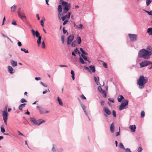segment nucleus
<instances>
[{"label": "nucleus", "instance_id": "1", "mask_svg": "<svg viewBox=\"0 0 152 152\" xmlns=\"http://www.w3.org/2000/svg\"><path fill=\"white\" fill-rule=\"evenodd\" d=\"M146 50L143 48L140 50L138 52L139 57L143 58L145 59H148L150 58V56L152 54V48L149 45L148 46Z\"/></svg>", "mask_w": 152, "mask_h": 152}, {"label": "nucleus", "instance_id": "2", "mask_svg": "<svg viewBox=\"0 0 152 152\" xmlns=\"http://www.w3.org/2000/svg\"><path fill=\"white\" fill-rule=\"evenodd\" d=\"M148 81V78L143 75H140L137 80V84L139 86V88L143 89L145 86V84Z\"/></svg>", "mask_w": 152, "mask_h": 152}, {"label": "nucleus", "instance_id": "3", "mask_svg": "<svg viewBox=\"0 0 152 152\" xmlns=\"http://www.w3.org/2000/svg\"><path fill=\"white\" fill-rule=\"evenodd\" d=\"M60 4L63 7V12L64 14H66L69 10L70 8V4L67 2L64 1V0H60Z\"/></svg>", "mask_w": 152, "mask_h": 152}, {"label": "nucleus", "instance_id": "4", "mask_svg": "<svg viewBox=\"0 0 152 152\" xmlns=\"http://www.w3.org/2000/svg\"><path fill=\"white\" fill-rule=\"evenodd\" d=\"M31 31L33 36H36L38 38L37 42L38 46V47H39L41 43L42 39V37L40 36L39 33L37 31H35L33 29H31Z\"/></svg>", "mask_w": 152, "mask_h": 152}, {"label": "nucleus", "instance_id": "5", "mask_svg": "<svg viewBox=\"0 0 152 152\" xmlns=\"http://www.w3.org/2000/svg\"><path fill=\"white\" fill-rule=\"evenodd\" d=\"M31 31L33 36H36L38 38L37 42L38 46V47H39L41 43L42 39V37L40 36L39 33L37 31H35L33 29H31Z\"/></svg>", "mask_w": 152, "mask_h": 152}, {"label": "nucleus", "instance_id": "6", "mask_svg": "<svg viewBox=\"0 0 152 152\" xmlns=\"http://www.w3.org/2000/svg\"><path fill=\"white\" fill-rule=\"evenodd\" d=\"M129 103V101L127 99H125L123 101L122 103L119 107L120 110H123L126 109L128 107Z\"/></svg>", "mask_w": 152, "mask_h": 152}, {"label": "nucleus", "instance_id": "7", "mask_svg": "<svg viewBox=\"0 0 152 152\" xmlns=\"http://www.w3.org/2000/svg\"><path fill=\"white\" fill-rule=\"evenodd\" d=\"M129 39L132 42L136 41L137 39L138 35L137 34H128Z\"/></svg>", "mask_w": 152, "mask_h": 152}, {"label": "nucleus", "instance_id": "8", "mask_svg": "<svg viewBox=\"0 0 152 152\" xmlns=\"http://www.w3.org/2000/svg\"><path fill=\"white\" fill-rule=\"evenodd\" d=\"M149 64L152 65V62L148 60H145L140 63V67L146 66Z\"/></svg>", "mask_w": 152, "mask_h": 152}, {"label": "nucleus", "instance_id": "9", "mask_svg": "<svg viewBox=\"0 0 152 152\" xmlns=\"http://www.w3.org/2000/svg\"><path fill=\"white\" fill-rule=\"evenodd\" d=\"M8 113L7 111H3L2 112V117L3 119L5 125H7V121L8 118Z\"/></svg>", "mask_w": 152, "mask_h": 152}, {"label": "nucleus", "instance_id": "10", "mask_svg": "<svg viewBox=\"0 0 152 152\" xmlns=\"http://www.w3.org/2000/svg\"><path fill=\"white\" fill-rule=\"evenodd\" d=\"M21 8L19 7L18 9V10L17 12L18 16L22 19L23 20V18L26 19V16L24 15H22V14L23 15V13L20 12Z\"/></svg>", "mask_w": 152, "mask_h": 152}, {"label": "nucleus", "instance_id": "11", "mask_svg": "<svg viewBox=\"0 0 152 152\" xmlns=\"http://www.w3.org/2000/svg\"><path fill=\"white\" fill-rule=\"evenodd\" d=\"M30 121L32 122L34 125H37L38 126V124L39 123V122H38V120L37 121L34 118L30 117Z\"/></svg>", "mask_w": 152, "mask_h": 152}, {"label": "nucleus", "instance_id": "12", "mask_svg": "<svg viewBox=\"0 0 152 152\" xmlns=\"http://www.w3.org/2000/svg\"><path fill=\"white\" fill-rule=\"evenodd\" d=\"M103 110L108 115L111 114V113L108 107H105L103 108Z\"/></svg>", "mask_w": 152, "mask_h": 152}, {"label": "nucleus", "instance_id": "13", "mask_svg": "<svg viewBox=\"0 0 152 152\" xmlns=\"http://www.w3.org/2000/svg\"><path fill=\"white\" fill-rule=\"evenodd\" d=\"M71 15V12H68V14H66L65 15L63 16L62 17V21H64L66 18L69 19Z\"/></svg>", "mask_w": 152, "mask_h": 152}, {"label": "nucleus", "instance_id": "14", "mask_svg": "<svg viewBox=\"0 0 152 152\" xmlns=\"http://www.w3.org/2000/svg\"><path fill=\"white\" fill-rule=\"evenodd\" d=\"M129 128L132 132H134L135 131L136 127L135 125H130L129 126Z\"/></svg>", "mask_w": 152, "mask_h": 152}, {"label": "nucleus", "instance_id": "15", "mask_svg": "<svg viewBox=\"0 0 152 152\" xmlns=\"http://www.w3.org/2000/svg\"><path fill=\"white\" fill-rule=\"evenodd\" d=\"M91 71V72L94 73L96 71L95 68L94 66V65H90L89 66Z\"/></svg>", "mask_w": 152, "mask_h": 152}, {"label": "nucleus", "instance_id": "16", "mask_svg": "<svg viewBox=\"0 0 152 152\" xmlns=\"http://www.w3.org/2000/svg\"><path fill=\"white\" fill-rule=\"evenodd\" d=\"M58 149L56 145L54 144H53V147L51 149V151L52 152H56Z\"/></svg>", "mask_w": 152, "mask_h": 152}, {"label": "nucleus", "instance_id": "17", "mask_svg": "<svg viewBox=\"0 0 152 152\" xmlns=\"http://www.w3.org/2000/svg\"><path fill=\"white\" fill-rule=\"evenodd\" d=\"M110 129V132L112 133H113L114 132V125L113 122L111 124Z\"/></svg>", "mask_w": 152, "mask_h": 152}, {"label": "nucleus", "instance_id": "18", "mask_svg": "<svg viewBox=\"0 0 152 152\" xmlns=\"http://www.w3.org/2000/svg\"><path fill=\"white\" fill-rule=\"evenodd\" d=\"M80 51L82 53V54H81V56H84L85 55H87V56L88 55V53L86 52L84 50H83V48H80Z\"/></svg>", "mask_w": 152, "mask_h": 152}, {"label": "nucleus", "instance_id": "19", "mask_svg": "<svg viewBox=\"0 0 152 152\" xmlns=\"http://www.w3.org/2000/svg\"><path fill=\"white\" fill-rule=\"evenodd\" d=\"M147 32L149 35H152V27H150L148 28Z\"/></svg>", "mask_w": 152, "mask_h": 152}, {"label": "nucleus", "instance_id": "20", "mask_svg": "<svg viewBox=\"0 0 152 152\" xmlns=\"http://www.w3.org/2000/svg\"><path fill=\"white\" fill-rule=\"evenodd\" d=\"M74 39V36L72 34L69 36V37L67 38V40H68L70 41H71V42H72L73 40Z\"/></svg>", "mask_w": 152, "mask_h": 152}, {"label": "nucleus", "instance_id": "21", "mask_svg": "<svg viewBox=\"0 0 152 152\" xmlns=\"http://www.w3.org/2000/svg\"><path fill=\"white\" fill-rule=\"evenodd\" d=\"M8 69L9 72L10 74H12L13 73V69L10 66H8L7 67Z\"/></svg>", "mask_w": 152, "mask_h": 152}, {"label": "nucleus", "instance_id": "22", "mask_svg": "<svg viewBox=\"0 0 152 152\" xmlns=\"http://www.w3.org/2000/svg\"><path fill=\"white\" fill-rule=\"evenodd\" d=\"M11 64L13 67H15L17 66V61H15L13 60L11 61Z\"/></svg>", "mask_w": 152, "mask_h": 152}, {"label": "nucleus", "instance_id": "23", "mask_svg": "<svg viewBox=\"0 0 152 152\" xmlns=\"http://www.w3.org/2000/svg\"><path fill=\"white\" fill-rule=\"evenodd\" d=\"M26 105V103H23L20 104L18 107L19 109L20 110H23L22 108L25 107Z\"/></svg>", "mask_w": 152, "mask_h": 152}, {"label": "nucleus", "instance_id": "24", "mask_svg": "<svg viewBox=\"0 0 152 152\" xmlns=\"http://www.w3.org/2000/svg\"><path fill=\"white\" fill-rule=\"evenodd\" d=\"M38 110L40 114H43L45 113V112L44 111V108L42 107H41L39 109H38Z\"/></svg>", "mask_w": 152, "mask_h": 152}, {"label": "nucleus", "instance_id": "25", "mask_svg": "<svg viewBox=\"0 0 152 152\" xmlns=\"http://www.w3.org/2000/svg\"><path fill=\"white\" fill-rule=\"evenodd\" d=\"M79 62L81 63L82 64H87V62H85V61H84L83 59L81 57H80L79 58Z\"/></svg>", "mask_w": 152, "mask_h": 152}, {"label": "nucleus", "instance_id": "26", "mask_svg": "<svg viewBox=\"0 0 152 152\" xmlns=\"http://www.w3.org/2000/svg\"><path fill=\"white\" fill-rule=\"evenodd\" d=\"M94 81L96 83V84L97 85H98L99 83V77H94Z\"/></svg>", "mask_w": 152, "mask_h": 152}, {"label": "nucleus", "instance_id": "27", "mask_svg": "<svg viewBox=\"0 0 152 152\" xmlns=\"http://www.w3.org/2000/svg\"><path fill=\"white\" fill-rule=\"evenodd\" d=\"M77 42L78 44H80L81 42V38L79 36L77 37Z\"/></svg>", "mask_w": 152, "mask_h": 152}, {"label": "nucleus", "instance_id": "28", "mask_svg": "<svg viewBox=\"0 0 152 152\" xmlns=\"http://www.w3.org/2000/svg\"><path fill=\"white\" fill-rule=\"evenodd\" d=\"M119 97H120V98H119V97L118 98V102H121V101L124 99V97L122 95H120L119 96Z\"/></svg>", "mask_w": 152, "mask_h": 152}, {"label": "nucleus", "instance_id": "29", "mask_svg": "<svg viewBox=\"0 0 152 152\" xmlns=\"http://www.w3.org/2000/svg\"><path fill=\"white\" fill-rule=\"evenodd\" d=\"M62 5L61 4H60L58 6V12H61L62 11Z\"/></svg>", "mask_w": 152, "mask_h": 152}, {"label": "nucleus", "instance_id": "30", "mask_svg": "<svg viewBox=\"0 0 152 152\" xmlns=\"http://www.w3.org/2000/svg\"><path fill=\"white\" fill-rule=\"evenodd\" d=\"M4 125L3 124L1 126V131L2 133H4L5 132V130L4 128Z\"/></svg>", "mask_w": 152, "mask_h": 152}, {"label": "nucleus", "instance_id": "31", "mask_svg": "<svg viewBox=\"0 0 152 152\" xmlns=\"http://www.w3.org/2000/svg\"><path fill=\"white\" fill-rule=\"evenodd\" d=\"M57 100L59 104L61 106L63 105V103L61 99L59 97H58L57 98Z\"/></svg>", "mask_w": 152, "mask_h": 152}, {"label": "nucleus", "instance_id": "32", "mask_svg": "<svg viewBox=\"0 0 152 152\" xmlns=\"http://www.w3.org/2000/svg\"><path fill=\"white\" fill-rule=\"evenodd\" d=\"M38 122H39V123L38 124V126H39L42 123L45 122V121L44 120H42V119H40L38 120Z\"/></svg>", "mask_w": 152, "mask_h": 152}, {"label": "nucleus", "instance_id": "33", "mask_svg": "<svg viewBox=\"0 0 152 152\" xmlns=\"http://www.w3.org/2000/svg\"><path fill=\"white\" fill-rule=\"evenodd\" d=\"M152 2V0H146V5L147 6H149Z\"/></svg>", "mask_w": 152, "mask_h": 152}, {"label": "nucleus", "instance_id": "34", "mask_svg": "<svg viewBox=\"0 0 152 152\" xmlns=\"http://www.w3.org/2000/svg\"><path fill=\"white\" fill-rule=\"evenodd\" d=\"M143 10L147 13L149 15L152 16V10L150 11H148L145 10Z\"/></svg>", "mask_w": 152, "mask_h": 152}, {"label": "nucleus", "instance_id": "35", "mask_svg": "<svg viewBox=\"0 0 152 152\" xmlns=\"http://www.w3.org/2000/svg\"><path fill=\"white\" fill-rule=\"evenodd\" d=\"M119 145L120 148L124 149H125V148L122 142H120Z\"/></svg>", "mask_w": 152, "mask_h": 152}, {"label": "nucleus", "instance_id": "36", "mask_svg": "<svg viewBox=\"0 0 152 152\" xmlns=\"http://www.w3.org/2000/svg\"><path fill=\"white\" fill-rule=\"evenodd\" d=\"M71 45L73 47H75L76 46V42L75 41H74L72 42Z\"/></svg>", "mask_w": 152, "mask_h": 152}, {"label": "nucleus", "instance_id": "37", "mask_svg": "<svg viewBox=\"0 0 152 152\" xmlns=\"http://www.w3.org/2000/svg\"><path fill=\"white\" fill-rule=\"evenodd\" d=\"M20 50L24 52L25 53H29L28 51V50H26L24 48H21Z\"/></svg>", "mask_w": 152, "mask_h": 152}, {"label": "nucleus", "instance_id": "38", "mask_svg": "<svg viewBox=\"0 0 152 152\" xmlns=\"http://www.w3.org/2000/svg\"><path fill=\"white\" fill-rule=\"evenodd\" d=\"M84 67L85 69L88 70L90 73H91V70L90 69H89L88 67L86 66H84Z\"/></svg>", "mask_w": 152, "mask_h": 152}, {"label": "nucleus", "instance_id": "39", "mask_svg": "<svg viewBox=\"0 0 152 152\" xmlns=\"http://www.w3.org/2000/svg\"><path fill=\"white\" fill-rule=\"evenodd\" d=\"M103 94V96L104 97L106 98L107 97V94L105 90H103V92L102 93Z\"/></svg>", "mask_w": 152, "mask_h": 152}, {"label": "nucleus", "instance_id": "40", "mask_svg": "<svg viewBox=\"0 0 152 152\" xmlns=\"http://www.w3.org/2000/svg\"><path fill=\"white\" fill-rule=\"evenodd\" d=\"M45 20V19L44 18L43 20H41L40 21V24L42 27L44 26V21Z\"/></svg>", "mask_w": 152, "mask_h": 152}, {"label": "nucleus", "instance_id": "41", "mask_svg": "<svg viewBox=\"0 0 152 152\" xmlns=\"http://www.w3.org/2000/svg\"><path fill=\"white\" fill-rule=\"evenodd\" d=\"M98 89L100 93H102V92H103V90L102 89V88L101 86H99L98 87Z\"/></svg>", "mask_w": 152, "mask_h": 152}, {"label": "nucleus", "instance_id": "42", "mask_svg": "<svg viewBox=\"0 0 152 152\" xmlns=\"http://www.w3.org/2000/svg\"><path fill=\"white\" fill-rule=\"evenodd\" d=\"M141 118L143 117L145 115V113L143 110H142L141 112Z\"/></svg>", "mask_w": 152, "mask_h": 152}, {"label": "nucleus", "instance_id": "43", "mask_svg": "<svg viewBox=\"0 0 152 152\" xmlns=\"http://www.w3.org/2000/svg\"><path fill=\"white\" fill-rule=\"evenodd\" d=\"M112 115L114 117H116V112L115 110H113L112 111Z\"/></svg>", "mask_w": 152, "mask_h": 152}, {"label": "nucleus", "instance_id": "44", "mask_svg": "<svg viewBox=\"0 0 152 152\" xmlns=\"http://www.w3.org/2000/svg\"><path fill=\"white\" fill-rule=\"evenodd\" d=\"M81 57L83 59L86 61H87L88 60V57L85 55L82 56Z\"/></svg>", "mask_w": 152, "mask_h": 152}, {"label": "nucleus", "instance_id": "45", "mask_svg": "<svg viewBox=\"0 0 152 152\" xmlns=\"http://www.w3.org/2000/svg\"><path fill=\"white\" fill-rule=\"evenodd\" d=\"M20 102L21 103H23L24 102H27V101H26L25 99L22 98L20 100Z\"/></svg>", "mask_w": 152, "mask_h": 152}, {"label": "nucleus", "instance_id": "46", "mask_svg": "<svg viewBox=\"0 0 152 152\" xmlns=\"http://www.w3.org/2000/svg\"><path fill=\"white\" fill-rule=\"evenodd\" d=\"M81 106L83 110H86V107L83 104H81Z\"/></svg>", "mask_w": 152, "mask_h": 152}, {"label": "nucleus", "instance_id": "47", "mask_svg": "<svg viewBox=\"0 0 152 152\" xmlns=\"http://www.w3.org/2000/svg\"><path fill=\"white\" fill-rule=\"evenodd\" d=\"M63 33L64 34H66L67 32V31L65 29V27H64L63 28Z\"/></svg>", "mask_w": 152, "mask_h": 152}, {"label": "nucleus", "instance_id": "48", "mask_svg": "<svg viewBox=\"0 0 152 152\" xmlns=\"http://www.w3.org/2000/svg\"><path fill=\"white\" fill-rule=\"evenodd\" d=\"M108 100L109 101L112 102V103H114V100L113 99L109 98L108 99Z\"/></svg>", "mask_w": 152, "mask_h": 152}, {"label": "nucleus", "instance_id": "49", "mask_svg": "<svg viewBox=\"0 0 152 152\" xmlns=\"http://www.w3.org/2000/svg\"><path fill=\"white\" fill-rule=\"evenodd\" d=\"M79 27L78 28V29H83V26L82 24H80L79 25Z\"/></svg>", "mask_w": 152, "mask_h": 152}, {"label": "nucleus", "instance_id": "50", "mask_svg": "<svg viewBox=\"0 0 152 152\" xmlns=\"http://www.w3.org/2000/svg\"><path fill=\"white\" fill-rule=\"evenodd\" d=\"M45 44L44 41H43L42 42V48H45Z\"/></svg>", "mask_w": 152, "mask_h": 152}, {"label": "nucleus", "instance_id": "51", "mask_svg": "<svg viewBox=\"0 0 152 152\" xmlns=\"http://www.w3.org/2000/svg\"><path fill=\"white\" fill-rule=\"evenodd\" d=\"M78 51H79V50L77 48H76L74 50V52L75 54H77V53L78 52Z\"/></svg>", "mask_w": 152, "mask_h": 152}, {"label": "nucleus", "instance_id": "52", "mask_svg": "<svg viewBox=\"0 0 152 152\" xmlns=\"http://www.w3.org/2000/svg\"><path fill=\"white\" fill-rule=\"evenodd\" d=\"M40 83L43 86H44V87H47V85L46 84H45V83H43V82H40Z\"/></svg>", "mask_w": 152, "mask_h": 152}, {"label": "nucleus", "instance_id": "53", "mask_svg": "<svg viewBox=\"0 0 152 152\" xmlns=\"http://www.w3.org/2000/svg\"><path fill=\"white\" fill-rule=\"evenodd\" d=\"M63 149L62 148H59L58 149L57 151L56 152H62Z\"/></svg>", "mask_w": 152, "mask_h": 152}, {"label": "nucleus", "instance_id": "54", "mask_svg": "<svg viewBox=\"0 0 152 152\" xmlns=\"http://www.w3.org/2000/svg\"><path fill=\"white\" fill-rule=\"evenodd\" d=\"M142 149L141 147H139L137 150V151L138 152H141L142 151Z\"/></svg>", "mask_w": 152, "mask_h": 152}, {"label": "nucleus", "instance_id": "55", "mask_svg": "<svg viewBox=\"0 0 152 152\" xmlns=\"http://www.w3.org/2000/svg\"><path fill=\"white\" fill-rule=\"evenodd\" d=\"M61 39L62 43H64V36L62 35L61 37Z\"/></svg>", "mask_w": 152, "mask_h": 152}, {"label": "nucleus", "instance_id": "56", "mask_svg": "<svg viewBox=\"0 0 152 152\" xmlns=\"http://www.w3.org/2000/svg\"><path fill=\"white\" fill-rule=\"evenodd\" d=\"M120 127H119V131L118 132H116V134L115 135V136L116 137L119 136L120 134Z\"/></svg>", "mask_w": 152, "mask_h": 152}, {"label": "nucleus", "instance_id": "57", "mask_svg": "<svg viewBox=\"0 0 152 152\" xmlns=\"http://www.w3.org/2000/svg\"><path fill=\"white\" fill-rule=\"evenodd\" d=\"M124 149L126 151V152H132L129 148H125Z\"/></svg>", "mask_w": 152, "mask_h": 152}, {"label": "nucleus", "instance_id": "58", "mask_svg": "<svg viewBox=\"0 0 152 152\" xmlns=\"http://www.w3.org/2000/svg\"><path fill=\"white\" fill-rule=\"evenodd\" d=\"M68 20L67 19H66V20H64V22L63 23V25H65V24H66L68 22Z\"/></svg>", "mask_w": 152, "mask_h": 152}, {"label": "nucleus", "instance_id": "59", "mask_svg": "<svg viewBox=\"0 0 152 152\" xmlns=\"http://www.w3.org/2000/svg\"><path fill=\"white\" fill-rule=\"evenodd\" d=\"M103 66L105 68H107V64L106 63H105V62H104L103 64Z\"/></svg>", "mask_w": 152, "mask_h": 152}, {"label": "nucleus", "instance_id": "60", "mask_svg": "<svg viewBox=\"0 0 152 152\" xmlns=\"http://www.w3.org/2000/svg\"><path fill=\"white\" fill-rule=\"evenodd\" d=\"M41 79H42L40 77H35V79L36 80H37V81L40 80Z\"/></svg>", "mask_w": 152, "mask_h": 152}, {"label": "nucleus", "instance_id": "61", "mask_svg": "<svg viewBox=\"0 0 152 152\" xmlns=\"http://www.w3.org/2000/svg\"><path fill=\"white\" fill-rule=\"evenodd\" d=\"M18 45L19 47H21L22 46V43L20 42L18 40Z\"/></svg>", "mask_w": 152, "mask_h": 152}, {"label": "nucleus", "instance_id": "62", "mask_svg": "<svg viewBox=\"0 0 152 152\" xmlns=\"http://www.w3.org/2000/svg\"><path fill=\"white\" fill-rule=\"evenodd\" d=\"M12 24L14 26H16L17 25V23L15 21H13L12 22Z\"/></svg>", "mask_w": 152, "mask_h": 152}, {"label": "nucleus", "instance_id": "63", "mask_svg": "<svg viewBox=\"0 0 152 152\" xmlns=\"http://www.w3.org/2000/svg\"><path fill=\"white\" fill-rule=\"evenodd\" d=\"M17 7V6L16 5H14L11 7V9L12 10L13 8H15V9H16Z\"/></svg>", "mask_w": 152, "mask_h": 152}, {"label": "nucleus", "instance_id": "64", "mask_svg": "<svg viewBox=\"0 0 152 152\" xmlns=\"http://www.w3.org/2000/svg\"><path fill=\"white\" fill-rule=\"evenodd\" d=\"M81 97L82 99H86V97L83 94H82V95H81Z\"/></svg>", "mask_w": 152, "mask_h": 152}]
</instances>
